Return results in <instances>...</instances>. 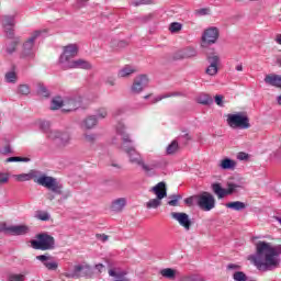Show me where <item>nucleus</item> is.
Segmentation results:
<instances>
[{
  "mask_svg": "<svg viewBox=\"0 0 281 281\" xmlns=\"http://www.w3.org/2000/svg\"><path fill=\"white\" fill-rule=\"evenodd\" d=\"M211 188L214 194H216L217 199H225V196L234 194L239 186L235 183H228L227 189H224L223 187H221V183H213Z\"/></svg>",
  "mask_w": 281,
  "mask_h": 281,
  "instance_id": "12",
  "label": "nucleus"
},
{
  "mask_svg": "<svg viewBox=\"0 0 281 281\" xmlns=\"http://www.w3.org/2000/svg\"><path fill=\"white\" fill-rule=\"evenodd\" d=\"M181 23L179 22H172L169 26V31L172 33V34H176L177 32H181Z\"/></svg>",
  "mask_w": 281,
  "mask_h": 281,
  "instance_id": "39",
  "label": "nucleus"
},
{
  "mask_svg": "<svg viewBox=\"0 0 281 281\" xmlns=\"http://www.w3.org/2000/svg\"><path fill=\"white\" fill-rule=\"evenodd\" d=\"M215 103L217 104V106H223V95H215Z\"/></svg>",
  "mask_w": 281,
  "mask_h": 281,
  "instance_id": "54",
  "label": "nucleus"
},
{
  "mask_svg": "<svg viewBox=\"0 0 281 281\" xmlns=\"http://www.w3.org/2000/svg\"><path fill=\"white\" fill-rule=\"evenodd\" d=\"M175 95H181V93L173 92V93H167L165 95H159L156 99H154L153 104H157V102H161V100H166V98H175Z\"/></svg>",
  "mask_w": 281,
  "mask_h": 281,
  "instance_id": "36",
  "label": "nucleus"
},
{
  "mask_svg": "<svg viewBox=\"0 0 281 281\" xmlns=\"http://www.w3.org/2000/svg\"><path fill=\"white\" fill-rule=\"evenodd\" d=\"M78 56V45L69 44L64 47V52L59 57V65L64 67V69L71 63V58H76Z\"/></svg>",
  "mask_w": 281,
  "mask_h": 281,
  "instance_id": "10",
  "label": "nucleus"
},
{
  "mask_svg": "<svg viewBox=\"0 0 281 281\" xmlns=\"http://www.w3.org/2000/svg\"><path fill=\"white\" fill-rule=\"evenodd\" d=\"M9 281H25L24 274H10L8 278Z\"/></svg>",
  "mask_w": 281,
  "mask_h": 281,
  "instance_id": "45",
  "label": "nucleus"
},
{
  "mask_svg": "<svg viewBox=\"0 0 281 281\" xmlns=\"http://www.w3.org/2000/svg\"><path fill=\"white\" fill-rule=\"evenodd\" d=\"M150 79L146 75H138L134 78V81L131 86V91L135 95L142 93L148 87Z\"/></svg>",
  "mask_w": 281,
  "mask_h": 281,
  "instance_id": "13",
  "label": "nucleus"
},
{
  "mask_svg": "<svg viewBox=\"0 0 281 281\" xmlns=\"http://www.w3.org/2000/svg\"><path fill=\"white\" fill-rule=\"evenodd\" d=\"M94 269H97V271H99V273H102V270L104 269V265L98 263L94 266Z\"/></svg>",
  "mask_w": 281,
  "mask_h": 281,
  "instance_id": "57",
  "label": "nucleus"
},
{
  "mask_svg": "<svg viewBox=\"0 0 281 281\" xmlns=\"http://www.w3.org/2000/svg\"><path fill=\"white\" fill-rule=\"evenodd\" d=\"M35 218H38V221H49L50 215L45 211H37L35 214Z\"/></svg>",
  "mask_w": 281,
  "mask_h": 281,
  "instance_id": "37",
  "label": "nucleus"
},
{
  "mask_svg": "<svg viewBox=\"0 0 281 281\" xmlns=\"http://www.w3.org/2000/svg\"><path fill=\"white\" fill-rule=\"evenodd\" d=\"M160 276L167 280H175V278H177V270L172 268H165L160 270Z\"/></svg>",
  "mask_w": 281,
  "mask_h": 281,
  "instance_id": "31",
  "label": "nucleus"
},
{
  "mask_svg": "<svg viewBox=\"0 0 281 281\" xmlns=\"http://www.w3.org/2000/svg\"><path fill=\"white\" fill-rule=\"evenodd\" d=\"M122 113H124V110L117 109V110H115V111L113 112V115H114V117H117V115H122Z\"/></svg>",
  "mask_w": 281,
  "mask_h": 281,
  "instance_id": "59",
  "label": "nucleus"
},
{
  "mask_svg": "<svg viewBox=\"0 0 281 281\" xmlns=\"http://www.w3.org/2000/svg\"><path fill=\"white\" fill-rule=\"evenodd\" d=\"M116 133L117 135H121L122 145L121 149L126 153V155L130 157L131 164H135L136 166H140L145 172H150L151 170H155L157 167V164H150L146 165L144 161V158H142V154L138 153L135 147H133V140H131V137L125 132L124 124L120 123L116 126Z\"/></svg>",
  "mask_w": 281,
  "mask_h": 281,
  "instance_id": "2",
  "label": "nucleus"
},
{
  "mask_svg": "<svg viewBox=\"0 0 281 281\" xmlns=\"http://www.w3.org/2000/svg\"><path fill=\"white\" fill-rule=\"evenodd\" d=\"M266 85H270L271 87H278L281 89V76L280 75H267L265 78Z\"/></svg>",
  "mask_w": 281,
  "mask_h": 281,
  "instance_id": "27",
  "label": "nucleus"
},
{
  "mask_svg": "<svg viewBox=\"0 0 281 281\" xmlns=\"http://www.w3.org/2000/svg\"><path fill=\"white\" fill-rule=\"evenodd\" d=\"M110 278H114V281H131V279L126 278L127 273L126 271L120 269V268H110L108 271Z\"/></svg>",
  "mask_w": 281,
  "mask_h": 281,
  "instance_id": "23",
  "label": "nucleus"
},
{
  "mask_svg": "<svg viewBox=\"0 0 281 281\" xmlns=\"http://www.w3.org/2000/svg\"><path fill=\"white\" fill-rule=\"evenodd\" d=\"M10 181V173L0 172V186H5Z\"/></svg>",
  "mask_w": 281,
  "mask_h": 281,
  "instance_id": "44",
  "label": "nucleus"
},
{
  "mask_svg": "<svg viewBox=\"0 0 281 281\" xmlns=\"http://www.w3.org/2000/svg\"><path fill=\"white\" fill-rule=\"evenodd\" d=\"M43 34V31H35L31 34V36L23 43L21 58H26L27 60H32L35 56L34 52V43L36 40Z\"/></svg>",
  "mask_w": 281,
  "mask_h": 281,
  "instance_id": "9",
  "label": "nucleus"
},
{
  "mask_svg": "<svg viewBox=\"0 0 281 281\" xmlns=\"http://www.w3.org/2000/svg\"><path fill=\"white\" fill-rule=\"evenodd\" d=\"M91 273V266L89 265H77L74 267L71 273H66V278H86Z\"/></svg>",
  "mask_w": 281,
  "mask_h": 281,
  "instance_id": "16",
  "label": "nucleus"
},
{
  "mask_svg": "<svg viewBox=\"0 0 281 281\" xmlns=\"http://www.w3.org/2000/svg\"><path fill=\"white\" fill-rule=\"evenodd\" d=\"M227 269L228 270H236V269H240V266L231 263V265L227 266Z\"/></svg>",
  "mask_w": 281,
  "mask_h": 281,
  "instance_id": "58",
  "label": "nucleus"
},
{
  "mask_svg": "<svg viewBox=\"0 0 281 281\" xmlns=\"http://www.w3.org/2000/svg\"><path fill=\"white\" fill-rule=\"evenodd\" d=\"M236 71H243V64L236 66Z\"/></svg>",
  "mask_w": 281,
  "mask_h": 281,
  "instance_id": "63",
  "label": "nucleus"
},
{
  "mask_svg": "<svg viewBox=\"0 0 281 281\" xmlns=\"http://www.w3.org/2000/svg\"><path fill=\"white\" fill-rule=\"evenodd\" d=\"M133 74H137V67L125 65L121 70H119V78H128V76H133Z\"/></svg>",
  "mask_w": 281,
  "mask_h": 281,
  "instance_id": "26",
  "label": "nucleus"
},
{
  "mask_svg": "<svg viewBox=\"0 0 281 281\" xmlns=\"http://www.w3.org/2000/svg\"><path fill=\"white\" fill-rule=\"evenodd\" d=\"M37 240H31L33 249H40L41 251H49L56 249V239L47 233H42L36 236Z\"/></svg>",
  "mask_w": 281,
  "mask_h": 281,
  "instance_id": "5",
  "label": "nucleus"
},
{
  "mask_svg": "<svg viewBox=\"0 0 281 281\" xmlns=\"http://www.w3.org/2000/svg\"><path fill=\"white\" fill-rule=\"evenodd\" d=\"M82 104V99L80 97L66 98L64 100V111L69 113V111H76V109H80Z\"/></svg>",
  "mask_w": 281,
  "mask_h": 281,
  "instance_id": "17",
  "label": "nucleus"
},
{
  "mask_svg": "<svg viewBox=\"0 0 281 281\" xmlns=\"http://www.w3.org/2000/svg\"><path fill=\"white\" fill-rule=\"evenodd\" d=\"M30 232V227L26 225H14L8 226L7 234H11V236H25Z\"/></svg>",
  "mask_w": 281,
  "mask_h": 281,
  "instance_id": "22",
  "label": "nucleus"
},
{
  "mask_svg": "<svg viewBox=\"0 0 281 281\" xmlns=\"http://www.w3.org/2000/svg\"><path fill=\"white\" fill-rule=\"evenodd\" d=\"M196 205L202 212H212L216 207V199L207 191L196 194Z\"/></svg>",
  "mask_w": 281,
  "mask_h": 281,
  "instance_id": "8",
  "label": "nucleus"
},
{
  "mask_svg": "<svg viewBox=\"0 0 281 281\" xmlns=\"http://www.w3.org/2000/svg\"><path fill=\"white\" fill-rule=\"evenodd\" d=\"M226 122L231 128H251V124L249 123V116H247V113L245 112L228 114Z\"/></svg>",
  "mask_w": 281,
  "mask_h": 281,
  "instance_id": "6",
  "label": "nucleus"
},
{
  "mask_svg": "<svg viewBox=\"0 0 281 281\" xmlns=\"http://www.w3.org/2000/svg\"><path fill=\"white\" fill-rule=\"evenodd\" d=\"M218 167L222 170H235L236 169V160L232 158H224L220 161Z\"/></svg>",
  "mask_w": 281,
  "mask_h": 281,
  "instance_id": "28",
  "label": "nucleus"
},
{
  "mask_svg": "<svg viewBox=\"0 0 281 281\" xmlns=\"http://www.w3.org/2000/svg\"><path fill=\"white\" fill-rule=\"evenodd\" d=\"M198 104H203L204 106H207L214 102V99L210 97V94L202 93L196 99Z\"/></svg>",
  "mask_w": 281,
  "mask_h": 281,
  "instance_id": "32",
  "label": "nucleus"
},
{
  "mask_svg": "<svg viewBox=\"0 0 281 281\" xmlns=\"http://www.w3.org/2000/svg\"><path fill=\"white\" fill-rule=\"evenodd\" d=\"M37 93L40 95H43L44 98H47L49 95V92L47 91V88L43 86V83H40L37 86Z\"/></svg>",
  "mask_w": 281,
  "mask_h": 281,
  "instance_id": "41",
  "label": "nucleus"
},
{
  "mask_svg": "<svg viewBox=\"0 0 281 281\" xmlns=\"http://www.w3.org/2000/svg\"><path fill=\"white\" fill-rule=\"evenodd\" d=\"M237 159H239V161H245V160L249 159V155H247L246 153H239L237 155Z\"/></svg>",
  "mask_w": 281,
  "mask_h": 281,
  "instance_id": "53",
  "label": "nucleus"
},
{
  "mask_svg": "<svg viewBox=\"0 0 281 281\" xmlns=\"http://www.w3.org/2000/svg\"><path fill=\"white\" fill-rule=\"evenodd\" d=\"M97 238L102 243H106V240H109V237L104 234L103 235L97 234Z\"/></svg>",
  "mask_w": 281,
  "mask_h": 281,
  "instance_id": "55",
  "label": "nucleus"
},
{
  "mask_svg": "<svg viewBox=\"0 0 281 281\" xmlns=\"http://www.w3.org/2000/svg\"><path fill=\"white\" fill-rule=\"evenodd\" d=\"M153 0H131L133 5H148Z\"/></svg>",
  "mask_w": 281,
  "mask_h": 281,
  "instance_id": "48",
  "label": "nucleus"
},
{
  "mask_svg": "<svg viewBox=\"0 0 281 281\" xmlns=\"http://www.w3.org/2000/svg\"><path fill=\"white\" fill-rule=\"evenodd\" d=\"M7 82H16V72L11 71L5 74Z\"/></svg>",
  "mask_w": 281,
  "mask_h": 281,
  "instance_id": "46",
  "label": "nucleus"
},
{
  "mask_svg": "<svg viewBox=\"0 0 281 281\" xmlns=\"http://www.w3.org/2000/svg\"><path fill=\"white\" fill-rule=\"evenodd\" d=\"M0 232H8V227L5 224H0Z\"/></svg>",
  "mask_w": 281,
  "mask_h": 281,
  "instance_id": "60",
  "label": "nucleus"
},
{
  "mask_svg": "<svg viewBox=\"0 0 281 281\" xmlns=\"http://www.w3.org/2000/svg\"><path fill=\"white\" fill-rule=\"evenodd\" d=\"M65 69H93L91 63L87 61L86 59H77L68 63Z\"/></svg>",
  "mask_w": 281,
  "mask_h": 281,
  "instance_id": "20",
  "label": "nucleus"
},
{
  "mask_svg": "<svg viewBox=\"0 0 281 281\" xmlns=\"http://www.w3.org/2000/svg\"><path fill=\"white\" fill-rule=\"evenodd\" d=\"M19 43H21V38L13 36V41L7 46V54H14L16 52V46L19 45Z\"/></svg>",
  "mask_w": 281,
  "mask_h": 281,
  "instance_id": "33",
  "label": "nucleus"
},
{
  "mask_svg": "<svg viewBox=\"0 0 281 281\" xmlns=\"http://www.w3.org/2000/svg\"><path fill=\"white\" fill-rule=\"evenodd\" d=\"M179 150V143L177 140H172L171 144L167 146L166 153L167 155H175Z\"/></svg>",
  "mask_w": 281,
  "mask_h": 281,
  "instance_id": "34",
  "label": "nucleus"
},
{
  "mask_svg": "<svg viewBox=\"0 0 281 281\" xmlns=\"http://www.w3.org/2000/svg\"><path fill=\"white\" fill-rule=\"evenodd\" d=\"M105 85H109V87H115V78L114 77H108L105 79Z\"/></svg>",
  "mask_w": 281,
  "mask_h": 281,
  "instance_id": "51",
  "label": "nucleus"
},
{
  "mask_svg": "<svg viewBox=\"0 0 281 281\" xmlns=\"http://www.w3.org/2000/svg\"><path fill=\"white\" fill-rule=\"evenodd\" d=\"M20 161H25V162H27V161H30V158L20 157Z\"/></svg>",
  "mask_w": 281,
  "mask_h": 281,
  "instance_id": "64",
  "label": "nucleus"
},
{
  "mask_svg": "<svg viewBox=\"0 0 281 281\" xmlns=\"http://www.w3.org/2000/svg\"><path fill=\"white\" fill-rule=\"evenodd\" d=\"M233 279L235 281H247V274H245V272H243V271H236L233 274Z\"/></svg>",
  "mask_w": 281,
  "mask_h": 281,
  "instance_id": "38",
  "label": "nucleus"
},
{
  "mask_svg": "<svg viewBox=\"0 0 281 281\" xmlns=\"http://www.w3.org/2000/svg\"><path fill=\"white\" fill-rule=\"evenodd\" d=\"M220 32L216 26L206 29L202 34L201 47H210L218 41Z\"/></svg>",
  "mask_w": 281,
  "mask_h": 281,
  "instance_id": "11",
  "label": "nucleus"
},
{
  "mask_svg": "<svg viewBox=\"0 0 281 281\" xmlns=\"http://www.w3.org/2000/svg\"><path fill=\"white\" fill-rule=\"evenodd\" d=\"M12 147L10 144H7L2 149H0L1 155H12Z\"/></svg>",
  "mask_w": 281,
  "mask_h": 281,
  "instance_id": "49",
  "label": "nucleus"
},
{
  "mask_svg": "<svg viewBox=\"0 0 281 281\" xmlns=\"http://www.w3.org/2000/svg\"><path fill=\"white\" fill-rule=\"evenodd\" d=\"M2 26L8 38H14V15H4L2 19Z\"/></svg>",
  "mask_w": 281,
  "mask_h": 281,
  "instance_id": "18",
  "label": "nucleus"
},
{
  "mask_svg": "<svg viewBox=\"0 0 281 281\" xmlns=\"http://www.w3.org/2000/svg\"><path fill=\"white\" fill-rule=\"evenodd\" d=\"M18 93H21V95H29V93H30V86H27V85H21V86L18 88Z\"/></svg>",
  "mask_w": 281,
  "mask_h": 281,
  "instance_id": "42",
  "label": "nucleus"
},
{
  "mask_svg": "<svg viewBox=\"0 0 281 281\" xmlns=\"http://www.w3.org/2000/svg\"><path fill=\"white\" fill-rule=\"evenodd\" d=\"M170 201L168 202V205H170L171 207H177V205H179V201H181L182 196L181 194H173L170 196Z\"/></svg>",
  "mask_w": 281,
  "mask_h": 281,
  "instance_id": "35",
  "label": "nucleus"
},
{
  "mask_svg": "<svg viewBox=\"0 0 281 281\" xmlns=\"http://www.w3.org/2000/svg\"><path fill=\"white\" fill-rule=\"evenodd\" d=\"M196 56V49L193 47L182 48L173 54L175 60H183L186 58H194Z\"/></svg>",
  "mask_w": 281,
  "mask_h": 281,
  "instance_id": "19",
  "label": "nucleus"
},
{
  "mask_svg": "<svg viewBox=\"0 0 281 281\" xmlns=\"http://www.w3.org/2000/svg\"><path fill=\"white\" fill-rule=\"evenodd\" d=\"M83 140L86 142V144H94L95 134H83Z\"/></svg>",
  "mask_w": 281,
  "mask_h": 281,
  "instance_id": "43",
  "label": "nucleus"
},
{
  "mask_svg": "<svg viewBox=\"0 0 281 281\" xmlns=\"http://www.w3.org/2000/svg\"><path fill=\"white\" fill-rule=\"evenodd\" d=\"M106 115H109V111L106 110V108H100L97 110L98 120H104Z\"/></svg>",
  "mask_w": 281,
  "mask_h": 281,
  "instance_id": "40",
  "label": "nucleus"
},
{
  "mask_svg": "<svg viewBox=\"0 0 281 281\" xmlns=\"http://www.w3.org/2000/svg\"><path fill=\"white\" fill-rule=\"evenodd\" d=\"M47 199L48 201H54V199H56V195H54L53 193H48Z\"/></svg>",
  "mask_w": 281,
  "mask_h": 281,
  "instance_id": "61",
  "label": "nucleus"
},
{
  "mask_svg": "<svg viewBox=\"0 0 281 281\" xmlns=\"http://www.w3.org/2000/svg\"><path fill=\"white\" fill-rule=\"evenodd\" d=\"M226 207L229 210H235V212H243V210L247 207V204L240 201H235L226 203Z\"/></svg>",
  "mask_w": 281,
  "mask_h": 281,
  "instance_id": "30",
  "label": "nucleus"
},
{
  "mask_svg": "<svg viewBox=\"0 0 281 281\" xmlns=\"http://www.w3.org/2000/svg\"><path fill=\"white\" fill-rule=\"evenodd\" d=\"M126 203H128L126 198H117L111 202L110 210L114 214H121V212H124Z\"/></svg>",
  "mask_w": 281,
  "mask_h": 281,
  "instance_id": "21",
  "label": "nucleus"
},
{
  "mask_svg": "<svg viewBox=\"0 0 281 281\" xmlns=\"http://www.w3.org/2000/svg\"><path fill=\"white\" fill-rule=\"evenodd\" d=\"M276 43H278V45H281V34L277 35Z\"/></svg>",
  "mask_w": 281,
  "mask_h": 281,
  "instance_id": "62",
  "label": "nucleus"
},
{
  "mask_svg": "<svg viewBox=\"0 0 281 281\" xmlns=\"http://www.w3.org/2000/svg\"><path fill=\"white\" fill-rule=\"evenodd\" d=\"M14 178L16 181H32L33 179L34 183L42 186V188H46V190H50L54 194H63V184H60L56 178L41 173L38 170H31L29 173L16 175Z\"/></svg>",
  "mask_w": 281,
  "mask_h": 281,
  "instance_id": "3",
  "label": "nucleus"
},
{
  "mask_svg": "<svg viewBox=\"0 0 281 281\" xmlns=\"http://www.w3.org/2000/svg\"><path fill=\"white\" fill-rule=\"evenodd\" d=\"M195 14H198V16H206L207 14H210V9H198L195 10Z\"/></svg>",
  "mask_w": 281,
  "mask_h": 281,
  "instance_id": "50",
  "label": "nucleus"
},
{
  "mask_svg": "<svg viewBox=\"0 0 281 281\" xmlns=\"http://www.w3.org/2000/svg\"><path fill=\"white\" fill-rule=\"evenodd\" d=\"M38 127L46 134L47 139L56 142L61 148H65V146H69V143L71 142V135L69 134V132L52 130V125L47 121H40Z\"/></svg>",
  "mask_w": 281,
  "mask_h": 281,
  "instance_id": "4",
  "label": "nucleus"
},
{
  "mask_svg": "<svg viewBox=\"0 0 281 281\" xmlns=\"http://www.w3.org/2000/svg\"><path fill=\"white\" fill-rule=\"evenodd\" d=\"M206 59L210 65L206 68L205 74H207V76H216V74H218V65H221V57L213 54L209 55Z\"/></svg>",
  "mask_w": 281,
  "mask_h": 281,
  "instance_id": "15",
  "label": "nucleus"
},
{
  "mask_svg": "<svg viewBox=\"0 0 281 281\" xmlns=\"http://www.w3.org/2000/svg\"><path fill=\"white\" fill-rule=\"evenodd\" d=\"M52 111H58V109H63L65 111V100L60 97H55L50 102Z\"/></svg>",
  "mask_w": 281,
  "mask_h": 281,
  "instance_id": "29",
  "label": "nucleus"
},
{
  "mask_svg": "<svg viewBox=\"0 0 281 281\" xmlns=\"http://www.w3.org/2000/svg\"><path fill=\"white\" fill-rule=\"evenodd\" d=\"M184 203L189 207H192V205H194V203H196V195H192V196L184 199Z\"/></svg>",
  "mask_w": 281,
  "mask_h": 281,
  "instance_id": "47",
  "label": "nucleus"
},
{
  "mask_svg": "<svg viewBox=\"0 0 281 281\" xmlns=\"http://www.w3.org/2000/svg\"><path fill=\"white\" fill-rule=\"evenodd\" d=\"M281 245L272 246L267 241L256 244V254L250 255L248 260L255 265L259 271H273L280 267Z\"/></svg>",
  "mask_w": 281,
  "mask_h": 281,
  "instance_id": "1",
  "label": "nucleus"
},
{
  "mask_svg": "<svg viewBox=\"0 0 281 281\" xmlns=\"http://www.w3.org/2000/svg\"><path fill=\"white\" fill-rule=\"evenodd\" d=\"M12 161H21V157H10L7 159V164H10Z\"/></svg>",
  "mask_w": 281,
  "mask_h": 281,
  "instance_id": "56",
  "label": "nucleus"
},
{
  "mask_svg": "<svg viewBox=\"0 0 281 281\" xmlns=\"http://www.w3.org/2000/svg\"><path fill=\"white\" fill-rule=\"evenodd\" d=\"M151 191L156 194L157 199H151L146 203L147 210H157L159 205H161V199H166L168 196V192L166 189V182H159L155 187H153Z\"/></svg>",
  "mask_w": 281,
  "mask_h": 281,
  "instance_id": "7",
  "label": "nucleus"
},
{
  "mask_svg": "<svg viewBox=\"0 0 281 281\" xmlns=\"http://www.w3.org/2000/svg\"><path fill=\"white\" fill-rule=\"evenodd\" d=\"M95 126H98V117H95V115L86 117L81 123V127L86 128V131H91V128H95Z\"/></svg>",
  "mask_w": 281,
  "mask_h": 281,
  "instance_id": "25",
  "label": "nucleus"
},
{
  "mask_svg": "<svg viewBox=\"0 0 281 281\" xmlns=\"http://www.w3.org/2000/svg\"><path fill=\"white\" fill-rule=\"evenodd\" d=\"M116 47H119V49H124V47H128V43L126 41H119L116 44Z\"/></svg>",
  "mask_w": 281,
  "mask_h": 281,
  "instance_id": "52",
  "label": "nucleus"
},
{
  "mask_svg": "<svg viewBox=\"0 0 281 281\" xmlns=\"http://www.w3.org/2000/svg\"><path fill=\"white\" fill-rule=\"evenodd\" d=\"M50 259H52V257H49L47 255H40L36 257V260H40V262H43L44 267H46V269H48V271H56V269H58V262L47 261Z\"/></svg>",
  "mask_w": 281,
  "mask_h": 281,
  "instance_id": "24",
  "label": "nucleus"
},
{
  "mask_svg": "<svg viewBox=\"0 0 281 281\" xmlns=\"http://www.w3.org/2000/svg\"><path fill=\"white\" fill-rule=\"evenodd\" d=\"M171 217L173 221H177L180 227H183L186 232H190V228L192 227V220H190V215L187 213L172 212Z\"/></svg>",
  "mask_w": 281,
  "mask_h": 281,
  "instance_id": "14",
  "label": "nucleus"
}]
</instances>
